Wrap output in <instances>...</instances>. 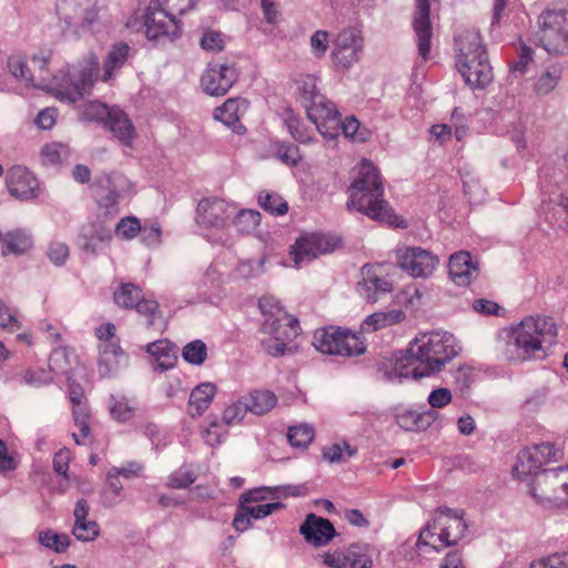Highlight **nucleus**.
Wrapping results in <instances>:
<instances>
[{
    "label": "nucleus",
    "mask_w": 568,
    "mask_h": 568,
    "mask_svg": "<svg viewBox=\"0 0 568 568\" xmlns=\"http://www.w3.org/2000/svg\"><path fill=\"white\" fill-rule=\"evenodd\" d=\"M99 65L98 57L90 53L78 67H67L54 74L50 82H44V79L41 78L40 82L37 83L22 57H11L8 60L9 71L14 78L21 79L28 84L40 87L60 101L70 103L78 102L90 92L98 79Z\"/></svg>",
    "instance_id": "1"
},
{
    "label": "nucleus",
    "mask_w": 568,
    "mask_h": 568,
    "mask_svg": "<svg viewBox=\"0 0 568 568\" xmlns=\"http://www.w3.org/2000/svg\"><path fill=\"white\" fill-rule=\"evenodd\" d=\"M455 356L452 335L439 332L423 334L415 338L405 354L398 356L395 374L385 369L384 376L388 381L398 382L404 378L419 379L439 372Z\"/></svg>",
    "instance_id": "2"
},
{
    "label": "nucleus",
    "mask_w": 568,
    "mask_h": 568,
    "mask_svg": "<svg viewBox=\"0 0 568 568\" xmlns=\"http://www.w3.org/2000/svg\"><path fill=\"white\" fill-rule=\"evenodd\" d=\"M557 334V325L551 317L527 316L515 327L499 334L496 349L508 362L540 358L545 355V346L556 342Z\"/></svg>",
    "instance_id": "3"
},
{
    "label": "nucleus",
    "mask_w": 568,
    "mask_h": 568,
    "mask_svg": "<svg viewBox=\"0 0 568 568\" xmlns=\"http://www.w3.org/2000/svg\"><path fill=\"white\" fill-rule=\"evenodd\" d=\"M348 210H356L371 220L386 223L395 227H407L406 222L395 214L384 199V186L378 170L372 162L364 159L348 187Z\"/></svg>",
    "instance_id": "4"
},
{
    "label": "nucleus",
    "mask_w": 568,
    "mask_h": 568,
    "mask_svg": "<svg viewBox=\"0 0 568 568\" xmlns=\"http://www.w3.org/2000/svg\"><path fill=\"white\" fill-rule=\"evenodd\" d=\"M467 529L463 509L440 506L420 530L416 546L419 550L429 548L439 552L457 546L464 539Z\"/></svg>",
    "instance_id": "5"
},
{
    "label": "nucleus",
    "mask_w": 568,
    "mask_h": 568,
    "mask_svg": "<svg viewBox=\"0 0 568 568\" xmlns=\"http://www.w3.org/2000/svg\"><path fill=\"white\" fill-rule=\"evenodd\" d=\"M456 67L465 82L473 89L488 85L493 80V68L479 32L475 29L462 31L456 38Z\"/></svg>",
    "instance_id": "6"
},
{
    "label": "nucleus",
    "mask_w": 568,
    "mask_h": 568,
    "mask_svg": "<svg viewBox=\"0 0 568 568\" xmlns=\"http://www.w3.org/2000/svg\"><path fill=\"white\" fill-rule=\"evenodd\" d=\"M260 307L262 313L265 315L262 329L264 333L273 336L274 339L263 341L262 345L270 355L282 356L288 349L287 343L298 336V321L283 312L281 308H276L275 313L267 315L265 311V303L263 301L260 302Z\"/></svg>",
    "instance_id": "7"
},
{
    "label": "nucleus",
    "mask_w": 568,
    "mask_h": 568,
    "mask_svg": "<svg viewBox=\"0 0 568 568\" xmlns=\"http://www.w3.org/2000/svg\"><path fill=\"white\" fill-rule=\"evenodd\" d=\"M313 345L321 353L328 355L356 356L366 351L364 342L356 334L338 326L316 329Z\"/></svg>",
    "instance_id": "8"
},
{
    "label": "nucleus",
    "mask_w": 568,
    "mask_h": 568,
    "mask_svg": "<svg viewBox=\"0 0 568 568\" xmlns=\"http://www.w3.org/2000/svg\"><path fill=\"white\" fill-rule=\"evenodd\" d=\"M540 45L549 54L568 53V10H546L538 18Z\"/></svg>",
    "instance_id": "9"
},
{
    "label": "nucleus",
    "mask_w": 568,
    "mask_h": 568,
    "mask_svg": "<svg viewBox=\"0 0 568 568\" xmlns=\"http://www.w3.org/2000/svg\"><path fill=\"white\" fill-rule=\"evenodd\" d=\"M143 18L148 40L165 44L180 38L181 26L168 9L162 8L161 0H151Z\"/></svg>",
    "instance_id": "10"
},
{
    "label": "nucleus",
    "mask_w": 568,
    "mask_h": 568,
    "mask_svg": "<svg viewBox=\"0 0 568 568\" xmlns=\"http://www.w3.org/2000/svg\"><path fill=\"white\" fill-rule=\"evenodd\" d=\"M91 187L99 206L111 215L118 214L119 202L133 193L131 181L121 173L102 174Z\"/></svg>",
    "instance_id": "11"
},
{
    "label": "nucleus",
    "mask_w": 568,
    "mask_h": 568,
    "mask_svg": "<svg viewBox=\"0 0 568 568\" xmlns=\"http://www.w3.org/2000/svg\"><path fill=\"white\" fill-rule=\"evenodd\" d=\"M98 0H58L57 13L70 28L90 30L98 21Z\"/></svg>",
    "instance_id": "12"
},
{
    "label": "nucleus",
    "mask_w": 568,
    "mask_h": 568,
    "mask_svg": "<svg viewBox=\"0 0 568 568\" xmlns=\"http://www.w3.org/2000/svg\"><path fill=\"white\" fill-rule=\"evenodd\" d=\"M396 262L410 276L427 278L436 270L439 260L428 250L419 246H405L396 251Z\"/></svg>",
    "instance_id": "13"
},
{
    "label": "nucleus",
    "mask_w": 568,
    "mask_h": 568,
    "mask_svg": "<svg viewBox=\"0 0 568 568\" xmlns=\"http://www.w3.org/2000/svg\"><path fill=\"white\" fill-rule=\"evenodd\" d=\"M305 109L307 118L324 138L335 139L339 134L341 114L332 101L318 97L313 103L306 104Z\"/></svg>",
    "instance_id": "14"
},
{
    "label": "nucleus",
    "mask_w": 568,
    "mask_h": 568,
    "mask_svg": "<svg viewBox=\"0 0 568 568\" xmlns=\"http://www.w3.org/2000/svg\"><path fill=\"white\" fill-rule=\"evenodd\" d=\"M236 206L217 197L202 199L196 207V222L204 227L224 229L234 214Z\"/></svg>",
    "instance_id": "15"
},
{
    "label": "nucleus",
    "mask_w": 568,
    "mask_h": 568,
    "mask_svg": "<svg viewBox=\"0 0 568 568\" xmlns=\"http://www.w3.org/2000/svg\"><path fill=\"white\" fill-rule=\"evenodd\" d=\"M558 452L551 443H542L521 449L513 473L517 477L536 474L548 463L556 460Z\"/></svg>",
    "instance_id": "16"
},
{
    "label": "nucleus",
    "mask_w": 568,
    "mask_h": 568,
    "mask_svg": "<svg viewBox=\"0 0 568 568\" xmlns=\"http://www.w3.org/2000/svg\"><path fill=\"white\" fill-rule=\"evenodd\" d=\"M386 264H366L362 268V280L357 283L358 294L369 303H375L381 295L393 291V283L387 278Z\"/></svg>",
    "instance_id": "17"
},
{
    "label": "nucleus",
    "mask_w": 568,
    "mask_h": 568,
    "mask_svg": "<svg viewBox=\"0 0 568 568\" xmlns=\"http://www.w3.org/2000/svg\"><path fill=\"white\" fill-rule=\"evenodd\" d=\"M374 549L368 545L354 544L343 551L324 556V562L332 568H372Z\"/></svg>",
    "instance_id": "18"
},
{
    "label": "nucleus",
    "mask_w": 568,
    "mask_h": 568,
    "mask_svg": "<svg viewBox=\"0 0 568 568\" xmlns=\"http://www.w3.org/2000/svg\"><path fill=\"white\" fill-rule=\"evenodd\" d=\"M336 247V241L324 234H310L298 239L293 247L295 264L311 261L321 254H326Z\"/></svg>",
    "instance_id": "19"
},
{
    "label": "nucleus",
    "mask_w": 568,
    "mask_h": 568,
    "mask_svg": "<svg viewBox=\"0 0 568 568\" xmlns=\"http://www.w3.org/2000/svg\"><path fill=\"white\" fill-rule=\"evenodd\" d=\"M363 48V39L355 29H345L341 31L335 40V47L332 52L336 64L348 68L352 63L358 61L359 52Z\"/></svg>",
    "instance_id": "20"
},
{
    "label": "nucleus",
    "mask_w": 568,
    "mask_h": 568,
    "mask_svg": "<svg viewBox=\"0 0 568 568\" xmlns=\"http://www.w3.org/2000/svg\"><path fill=\"white\" fill-rule=\"evenodd\" d=\"M237 79L236 70L227 64L209 65L202 75L201 83L210 95H224Z\"/></svg>",
    "instance_id": "21"
},
{
    "label": "nucleus",
    "mask_w": 568,
    "mask_h": 568,
    "mask_svg": "<svg viewBox=\"0 0 568 568\" xmlns=\"http://www.w3.org/2000/svg\"><path fill=\"white\" fill-rule=\"evenodd\" d=\"M6 182L9 193L19 200L37 196L38 182L26 166L14 165L9 169Z\"/></svg>",
    "instance_id": "22"
},
{
    "label": "nucleus",
    "mask_w": 568,
    "mask_h": 568,
    "mask_svg": "<svg viewBox=\"0 0 568 568\" xmlns=\"http://www.w3.org/2000/svg\"><path fill=\"white\" fill-rule=\"evenodd\" d=\"M416 9L413 28L417 38L418 52L423 59H427L430 52L432 24L429 19V0H415Z\"/></svg>",
    "instance_id": "23"
},
{
    "label": "nucleus",
    "mask_w": 568,
    "mask_h": 568,
    "mask_svg": "<svg viewBox=\"0 0 568 568\" xmlns=\"http://www.w3.org/2000/svg\"><path fill=\"white\" fill-rule=\"evenodd\" d=\"M300 532L307 542L316 547L326 545L336 534L333 524L328 519L314 514L306 516V519L300 527Z\"/></svg>",
    "instance_id": "24"
},
{
    "label": "nucleus",
    "mask_w": 568,
    "mask_h": 568,
    "mask_svg": "<svg viewBox=\"0 0 568 568\" xmlns=\"http://www.w3.org/2000/svg\"><path fill=\"white\" fill-rule=\"evenodd\" d=\"M448 272L453 282L459 286H467L478 276V267L468 252L454 253L448 263Z\"/></svg>",
    "instance_id": "25"
},
{
    "label": "nucleus",
    "mask_w": 568,
    "mask_h": 568,
    "mask_svg": "<svg viewBox=\"0 0 568 568\" xmlns=\"http://www.w3.org/2000/svg\"><path fill=\"white\" fill-rule=\"evenodd\" d=\"M248 103L242 98H230L221 106L214 110L213 116L221 121L233 132L242 133L244 126L241 124V116L247 111Z\"/></svg>",
    "instance_id": "26"
},
{
    "label": "nucleus",
    "mask_w": 568,
    "mask_h": 568,
    "mask_svg": "<svg viewBox=\"0 0 568 568\" xmlns=\"http://www.w3.org/2000/svg\"><path fill=\"white\" fill-rule=\"evenodd\" d=\"M89 504L85 499H79L75 504L73 516L74 526L72 528L73 536L81 541H92L100 534L99 525L95 520H89Z\"/></svg>",
    "instance_id": "27"
},
{
    "label": "nucleus",
    "mask_w": 568,
    "mask_h": 568,
    "mask_svg": "<svg viewBox=\"0 0 568 568\" xmlns=\"http://www.w3.org/2000/svg\"><path fill=\"white\" fill-rule=\"evenodd\" d=\"M111 240V231L100 222H90L81 226L79 245L89 254H97L98 245Z\"/></svg>",
    "instance_id": "28"
},
{
    "label": "nucleus",
    "mask_w": 568,
    "mask_h": 568,
    "mask_svg": "<svg viewBox=\"0 0 568 568\" xmlns=\"http://www.w3.org/2000/svg\"><path fill=\"white\" fill-rule=\"evenodd\" d=\"M437 413L428 409L422 413L416 410L406 409L395 415L396 424L407 432H423L426 430L436 420Z\"/></svg>",
    "instance_id": "29"
},
{
    "label": "nucleus",
    "mask_w": 568,
    "mask_h": 568,
    "mask_svg": "<svg viewBox=\"0 0 568 568\" xmlns=\"http://www.w3.org/2000/svg\"><path fill=\"white\" fill-rule=\"evenodd\" d=\"M145 351L154 358L155 368L161 372L172 368L176 363V346L168 339L149 343Z\"/></svg>",
    "instance_id": "30"
},
{
    "label": "nucleus",
    "mask_w": 568,
    "mask_h": 568,
    "mask_svg": "<svg viewBox=\"0 0 568 568\" xmlns=\"http://www.w3.org/2000/svg\"><path fill=\"white\" fill-rule=\"evenodd\" d=\"M216 393L212 383H203L196 386L190 394L187 413L192 417L201 416L210 407Z\"/></svg>",
    "instance_id": "31"
},
{
    "label": "nucleus",
    "mask_w": 568,
    "mask_h": 568,
    "mask_svg": "<svg viewBox=\"0 0 568 568\" xmlns=\"http://www.w3.org/2000/svg\"><path fill=\"white\" fill-rule=\"evenodd\" d=\"M105 125L121 143L131 144L134 138V126L122 110L113 108Z\"/></svg>",
    "instance_id": "32"
},
{
    "label": "nucleus",
    "mask_w": 568,
    "mask_h": 568,
    "mask_svg": "<svg viewBox=\"0 0 568 568\" xmlns=\"http://www.w3.org/2000/svg\"><path fill=\"white\" fill-rule=\"evenodd\" d=\"M99 373L103 377L110 376L111 373L118 367V358L120 355H122V349L116 338L101 342L99 345Z\"/></svg>",
    "instance_id": "33"
},
{
    "label": "nucleus",
    "mask_w": 568,
    "mask_h": 568,
    "mask_svg": "<svg viewBox=\"0 0 568 568\" xmlns=\"http://www.w3.org/2000/svg\"><path fill=\"white\" fill-rule=\"evenodd\" d=\"M250 413L261 416L276 406V395L267 389H254L243 396Z\"/></svg>",
    "instance_id": "34"
},
{
    "label": "nucleus",
    "mask_w": 568,
    "mask_h": 568,
    "mask_svg": "<svg viewBox=\"0 0 568 568\" xmlns=\"http://www.w3.org/2000/svg\"><path fill=\"white\" fill-rule=\"evenodd\" d=\"M405 318V313L399 310H393L389 312H376L368 315L363 324L362 331L367 333L376 332L381 328L400 323Z\"/></svg>",
    "instance_id": "35"
},
{
    "label": "nucleus",
    "mask_w": 568,
    "mask_h": 568,
    "mask_svg": "<svg viewBox=\"0 0 568 568\" xmlns=\"http://www.w3.org/2000/svg\"><path fill=\"white\" fill-rule=\"evenodd\" d=\"M551 473H544L540 478L537 479L536 484L531 487V494L538 503H548L557 507L568 505V498L564 497L560 488H552L551 486H542L545 477L551 475Z\"/></svg>",
    "instance_id": "36"
},
{
    "label": "nucleus",
    "mask_w": 568,
    "mask_h": 568,
    "mask_svg": "<svg viewBox=\"0 0 568 568\" xmlns=\"http://www.w3.org/2000/svg\"><path fill=\"white\" fill-rule=\"evenodd\" d=\"M130 47L126 43H118L112 47L103 63L102 81H109L113 71L121 69L130 54Z\"/></svg>",
    "instance_id": "37"
},
{
    "label": "nucleus",
    "mask_w": 568,
    "mask_h": 568,
    "mask_svg": "<svg viewBox=\"0 0 568 568\" xmlns=\"http://www.w3.org/2000/svg\"><path fill=\"white\" fill-rule=\"evenodd\" d=\"M134 310H136L140 315L146 318L148 328H156L159 331L165 328L166 323L156 301L143 297L134 307Z\"/></svg>",
    "instance_id": "38"
},
{
    "label": "nucleus",
    "mask_w": 568,
    "mask_h": 568,
    "mask_svg": "<svg viewBox=\"0 0 568 568\" xmlns=\"http://www.w3.org/2000/svg\"><path fill=\"white\" fill-rule=\"evenodd\" d=\"M143 297L141 287L132 283H122L113 293L114 303L125 310L134 308Z\"/></svg>",
    "instance_id": "39"
},
{
    "label": "nucleus",
    "mask_w": 568,
    "mask_h": 568,
    "mask_svg": "<svg viewBox=\"0 0 568 568\" xmlns=\"http://www.w3.org/2000/svg\"><path fill=\"white\" fill-rule=\"evenodd\" d=\"M560 79L561 68L559 65H551L537 79L534 90L538 95H546L557 87Z\"/></svg>",
    "instance_id": "40"
},
{
    "label": "nucleus",
    "mask_w": 568,
    "mask_h": 568,
    "mask_svg": "<svg viewBox=\"0 0 568 568\" xmlns=\"http://www.w3.org/2000/svg\"><path fill=\"white\" fill-rule=\"evenodd\" d=\"M123 486L120 481V478L115 476V474H111L110 471L106 475V485L105 488L101 493V503L104 507H113L118 505L122 498Z\"/></svg>",
    "instance_id": "41"
},
{
    "label": "nucleus",
    "mask_w": 568,
    "mask_h": 568,
    "mask_svg": "<svg viewBox=\"0 0 568 568\" xmlns=\"http://www.w3.org/2000/svg\"><path fill=\"white\" fill-rule=\"evenodd\" d=\"M31 237L20 231L10 232L3 241V255L9 253L21 254L31 247Z\"/></svg>",
    "instance_id": "42"
},
{
    "label": "nucleus",
    "mask_w": 568,
    "mask_h": 568,
    "mask_svg": "<svg viewBox=\"0 0 568 568\" xmlns=\"http://www.w3.org/2000/svg\"><path fill=\"white\" fill-rule=\"evenodd\" d=\"M72 415L75 426L79 428L80 435L73 433L72 437L77 445H83L84 439L91 433L90 428V412L88 407H73Z\"/></svg>",
    "instance_id": "43"
},
{
    "label": "nucleus",
    "mask_w": 568,
    "mask_h": 568,
    "mask_svg": "<svg viewBox=\"0 0 568 568\" xmlns=\"http://www.w3.org/2000/svg\"><path fill=\"white\" fill-rule=\"evenodd\" d=\"M258 204L273 215H284L288 210L286 201L281 195L266 191H262L258 194Z\"/></svg>",
    "instance_id": "44"
},
{
    "label": "nucleus",
    "mask_w": 568,
    "mask_h": 568,
    "mask_svg": "<svg viewBox=\"0 0 568 568\" xmlns=\"http://www.w3.org/2000/svg\"><path fill=\"white\" fill-rule=\"evenodd\" d=\"M287 439L293 447L306 448L314 439V429L306 424L290 427Z\"/></svg>",
    "instance_id": "45"
},
{
    "label": "nucleus",
    "mask_w": 568,
    "mask_h": 568,
    "mask_svg": "<svg viewBox=\"0 0 568 568\" xmlns=\"http://www.w3.org/2000/svg\"><path fill=\"white\" fill-rule=\"evenodd\" d=\"M41 156L47 164H58L69 159L70 148L61 142H52L42 148Z\"/></svg>",
    "instance_id": "46"
},
{
    "label": "nucleus",
    "mask_w": 568,
    "mask_h": 568,
    "mask_svg": "<svg viewBox=\"0 0 568 568\" xmlns=\"http://www.w3.org/2000/svg\"><path fill=\"white\" fill-rule=\"evenodd\" d=\"M285 125L293 136V139L300 143H308L312 141V136L308 134L305 126L302 124L301 119L291 110H287L284 115Z\"/></svg>",
    "instance_id": "47"
},
{
    "label": "nucleus",
    "mask_w": 568,
    "mask_h": 568,
    "mask_svg": "<svg viewBox=\"0 0 568 568\" xmlns=\"http://www.w3.org/2000/svg\"><path fill=\"white\" fill-rule=\"evenodd\" d=\"M72 459V454L69 448L63 447L54 454L53 470L63 477L67 481L80 483V478L75 475H69V464Z\"/></svg>",
    "instance_id": "48"
},
{
    "label": "nucleus",
    "mask_w": 568,
    "mask_h": 568,
    "mask_svg": "<svg viewBox=\"0 0 568 568\" xmlns=\"http://www.w3.org/2000/svg\"><path fill=\"white\" fill-rule=\"evenodd\" d=\"M58 355H60V352H54L50 356V358H49L50 369L49 371H47L44 368L27 371L23 376L26 383H28L30 385H34V386L47 385V384L51 383L53 381V376H52V371L54 369L53 362H54V357Z\"/></svg>",
    "instance_id": "49"
},
{
    "label": "nucleus",
    "mask_w": 568,
    "mask_h": 568,
    "mask_svg": "<svg viewBox=\"0 0 568 568\" xmlns=\"http://www.w3.org/2000/svg\"><path fill=\"white\" fill-rule=\"evenodd\" d=\"M184 361L192 365H201L207 356L206 345L201 339H195L187 343L182 351Z\"/></svg>",
    "instance_id": "50"
},
{
    "label": "nucleus",
    "mask_w": 568,
    "mask_h": 568,
    "mask_svg": "<svg viewBox=\"0 0 568 568\" xmlns=\"http://www.w3.org/2000/svg\"><path fill=\"white\" fill-rule=\"evenodd\" d=\"M260 213L254 210H236L231 222L241 231V232H250L254 230L260 224Z\"/></svg>",
    "instance_id": "51"
},
{
    "label": "nucleus",
    "mask_w": 568,
    "mask_h": 568,
    "mask_svg": "<svg viewBox=\"0 0 568 568\" xmlns=\"http://www.w3.org/2000/svg\"><path fill=\"white\" fill-rule=\"evenodd\" d=\"M39 541L47 548L53 549L55 552H64L70 546V537L65 534H54L50 530L41 531Z\"/></svg>",
    "instance_id": "52"
},
{
    "label": "nucleus",
    "mask_w": 568,
    "mask_h": 568,
    "mask_svg": "<svg viewBox=\"0 0 568 568\" xmlns=\"http://www.w3.org/2000/svg\"><path fill=\"white\" fill-rule=\"evenodd\" d=\"M247 412V406L242 396L223 410L222 422L229 426L240 424L244 419Z\"/></svg>",
    "instance_id": "53"
},
{
    "label": "nucleus",
    "mask_w": 568,
    "mask_h": 568,
    "mask_svg": "<svg viewBox=\"0 0 568 568\" xmlns=\"http://www.w3.org/2000/svg\"><path fill=\"white\" fill-rule=\"evenodd\" d=\"M323 458L329 463L345 462V455L352 457L356 454V449L351 447L347 443L332 444L323 448Z\"/></svg>",
    "instance_id": "54"
},
{
    "label": "nucleus",
    "mask_w": 568,
    "mask_h": 568,
    "mask_svg": "<svg viewBox=\"0 0 568 568\" xmlns=\"http://www.w3.org/2000/svg\"><path fill=\"white\" fill-rule=\"evenodd\" d=\"M111 111H113V108H109L106 104L99 101H91L84 105L82 116L85 120L100 121L106 124Z\"/></svg>",
    "instance_id": "55"
},
{
    "label": "nucleus",
    "mask_w": 568,
    "mask_h": 568,
    "mask_svg": "<svg viewBox=\"0 0 568 568\" xmlns=\"http://www.w3.org/2000/svg\"><path fill=\"white\" fill-rule=\"evenodd\" d=\"M297 92L303 100L304 106L313 103L318 97H322L316 89V80L312 75L302 77L297 81Z\"/></svg>",
    "instance_id": "56"
},
{
    "label": "nucleus",
    "mask_w": 568,
    "mask_h": 568,
    "mask_svg": "<svg viewBox=\"0 0 568 568\" xmlns=\"http://www.w3.org/2000/svg\"><path fill=\"white\" fill-rule=\"evenodd\" d=\"M241 504V509H244L251 519H262L271 515L275 510L283 509L285 505L283 503H268L264 505H252V504Z\"/></svg>",
    "instance_id": "57"
},
{
    "label": "nucleus",
    "mask_w": 568,
    "mask_h": 568,
    "mask_svg": "<svg viewBox=\"0 0 568 568\" xmlns=\"http://www.w3.org/2000/svg\"><path fill=\"white\" fill-rule=\"evenodd\" d=\"M529 568H568V552H556L530 562Z\"/></svg>",
    "instance_id": "58"
},
{
    "label": "nucleus",
    "mask_w": 568,
    "mask_h": 568,
    "mask_svg": "<svg viewBox=\"0 0 568 568\" xmlns=\"http://www.w3.org/2000/svg\"><path fill=\"white\" fill-rule=\"evenodd\" d=\"M141 231V223L135 216H126L119 221L115 226L118 236L124 240H131Z\"/></svg>",
    "instance_id": "59"
},
{
    "label": "nucleus",
    "mask_w": 568,
    "mask_h": 568,
    "mask_svg": "<svg viewBox=\"0 0 568 568\" xmlns=\"http://www.w3.org/2000/svg\"><path fill=\"white\" fill-rule=\"evenodd\" d=\"M113 403L110 406V414L118 422L124 423L130 420L134 415V407L131 406L126 398L119 399L112 397Z\"/></svg>",
    "instance_id": "60"
},
{
    "label": "nucleus",
    "mask_w": 568,
    "mask_h": 568,
    "mask_svg": "<svg viewBox=\"0 0 568 568\" xmlns=\"http://www.w3.org/2000/svg\"><path fill=\"white\" fill-rule=\"evenodd\" d=\"M339 131L356 142H364L366 133L359 130V121L355 116H348L344 121L341 120Z\"/></svg>",
    "instance_id": "61"
},
{
    "label": "nucleus",
    "mask_w": 568,
    "mask_h": 568,
    "mask_svg": "<svg viewBox=\"0 0 568 568\" xmlns=\"http://www.w3.org/2000/svg\"><path fill=\"white\" fill-rule=\"evenodd\" d=\"M195 481V476L189 469L181 467L169 477L168 486L174 489H183Z\"/></svg>",
    "instance_id": "62"
},
{
    "label": "nucleus",
    "mask_w": 568,
    "mask_h": 568,
    "mask_svg": "<svg viewBox=\"0 0 568 568\" xmlns=\"http://www.w3.org/2000/svg\"><path fill=\"white\" fill-rule=\"evenodd\" d=\"M276 156L287 165H296L302 159L300 149L294 144L281 143L276 146Z\"/></svg>",
    "instance_id": "63"
},
{
    "label": "nucleus",
    "mask_w": 568,
    "mask_h": 568,
    "mask_svg": "<svg viewBox=\"0 0 568 568\" xmlns=\"http://www.w3.org/2000/svg\"><path fill=\"white\" fill-rule=\"evenodd\" d=\"M542 486H551L552 488H560L564 497L568 498V468L558 469L551 475L546 476Z\"/></svg>",
    "instance_id": "64"
}]
</instances>
